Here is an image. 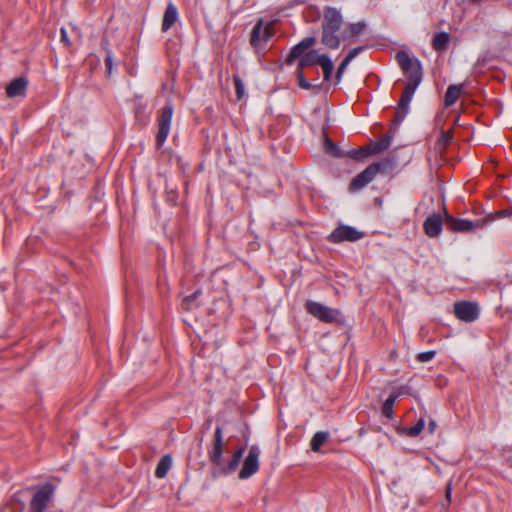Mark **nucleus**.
<instances>
[{
  "instance_id": "25",
  "label": "nucleus",
  "mask_w": 512,
  "mask_h": 512,
  "mask_svg": "<svg viewBox=\"0 0 512 512\" xmlns=\"http://www.w3.org/2000/svg\"><path fill=\"white\" fill-rule=\"evenodd\" d=\"M329 437L328 432L319 431L314 434L311 439L310 447L314 452L320 451L321 446L327 441Z\"/></svg>"
},
{
  "instance_id": "24",
  "label": "nucleus",
  "mask_w": 512,
  "mask_h": 512,
  "mask_svg": "<svg viewBox=\"0 0 512 512\" xmlns=\"http://www.w3.org/2000/svg\"><path fill=\"white\" fill-rule=\"evenodd\" d=\"M202 294L200 289L196 290L192 294L186 296L182 300V308L186 311L193 310L199 306L197 303L198 297Z\"/></svg>"
},
{
  "instance_id": "5",
  "label": "nucleus",
  "mask_w": 512,
  "mask_h": 512,
  "mask_svg": "<svg viewBox=\"0 0 512 512\" xmlns=\"http://www.w3.org/2000/svg\"><path fill=\"white\" fill-rule=\"evenodd\" d=\"M445 218L447 228L456 232H471L476 229L483 228L484 225L487 223L486 219H478L475 221H471L468 219L455 218L449 215L446 211Z\"/></svg>"
},
{
  "instance_id": "40",
  "label": "nucleus",
  "mask_w": 512,
  "mask_h": 512,
  "mask_svg": "<svg viewBox=\"0 0 512 512\" xmlns=\"http://www.w3.org/2000/svg\"><path fill=\"white\" fill-rule=\"evenodd\" d=\"M451 492H452V488H451V484L449 483L446 487V492H445V495H446V498L448 501H450Z\"/></svg>"
},
{
  "instance_id": "2",
  "label": "nucleus",
  "mask_w": 512,
  "mask_h": 512,
  "mask_svg": "<svg viewBox=\"0 0 512 512\" xmlns=\"http://www.w3.org/2000/svg\"><path fill=\"white\" fill-rule=\"evenodd\" d=\"M307 313L324 323H341L343 316L339 309L330 308L322 303L308 300L305 303Z\"/></svg>"
},
{
  "instance_id": "16",
  "label": "nucleus",
  "mask_w": 512,
  "mask_h": 512,
  "mask_svg": "<svg viewBox=\"0 0 512 512\" xmlns=\"http://www.w3.org/2000/svg\"><path fill=\"white\" fill-rule=\"evenodd\" d=\"M465 89L464 84H451L448 86L445 97H444V105L445 107L452 106L459 99L460 95L463 93Z\"/></svg>"
},
{
  "instance_id": "3",
  "label": "nucleus",
  "mask_w": 512,
  "mask_h": 512,
  "mask_svg": "<svg viewBox=\"0 0 512 512\" xmlns=\"http://www.w3.org/2000/svg\"><path fill=\"white\" fill-rule=\"evenodd\" d=\"M387 164V161L374 162L370 164L367 168H365L362 172H360L352 179V181L349 184V191L356 192L364 188L376 177V175L380 171H382L385 168Z\"/></svg>"
},
{
  "instance_id": "12",
  "label": "nucleus",
  "mask_w": 512,
  "mask_h": 512,
  "mask_svg": "<svg viewBox=\"0 0 512 512\" xmlns=\"http://www.w3.org/2000/svg\"><path fill=\"white\" fill-rule=\"evenodd\" d=\"M316 42L314 37H305L298 44L293 46L286 58V63L291 65L296 59H300L306 51Z\"/></svg>"
},
{
  "instance_id": "39",
  "label": "nucleus",
  "mask_w": 512,
  "mask_h": 512,
  "mask_svg": "<svg viewBox=\"0 0 512 512\" xmlns=\"http://www.w3.org/2000/svg\"><path fill=\"white\" fill-rule=\"evenodd\" d=\"M436 429V422L434 420H431L429 423H428V430L430 433H433Z\"/></svg>"
},
{
  "instance_id": "36",
  "label": "nucleus",
  "mask_w": 512,
  "mask_h": 512,
  "mask_svg": "<svg viewBox=\"0 0 512 512\" xmlns=\"http://www.w3.org/2000/svg\"><path fill=\"white\" fill-rule=\"evenodd\" d=\"M365 49L364 46H358L349 51V53L345 56L346 59H348L350 62L358 56L360 52H362Z\"/></svg>"
},
{
  "instance_id": "38",
  "label": "nucleus",
  "mask_w": 512,
  "mask_h": 512,
  "mask_svg": "<svg viewBox=\"0 0 512 512\" xmlns=\"http://www.w3.org/2000/svg\"><path fill=\"white\" fill-rule=\"evenodd\" d=\"M440 140L443 143V146H447L452 141V134L449 131H442Z\"/></svg>"
},
{
  "instance_id": "9",
  "label": "nucleus",
  "mask_w": 512,
  "mask_h": 512,
  "mask_svg": "<svg viewBox=\"0 0 512 512\" xmlns=\"http://www.w3.org/2000/svg\"><path fill=\"white\" fill-rule=\"evenodd\" d=\"M479 306L470 301H459L454 304L455 316L464 322H473L479 317Z\"/></svg>"
},
{
  "instance_id": "17",
  "label": "nucleus",
  "mask_w": 512,
  "mask_h": 512,
  "mask_svg": "<svg viewBox=\"0 0 512 512\" xmlns=\"http://www.w3.org/2000/svg\"><path fill=\"white\" fill-rule=\"evenodd\" d=\"M321 42L329 49H338L341 41L336 31L322 29Z\"/></svg>"
},
{
  "instance_id": "10",
  "label": "nucleus",
  "mask_w": 512,
  "mask_h": 512,
  "mask_svg": "<svg viewBox=\"0 0 512 512\" xmlns=\"http://www.w3.org/2000/svg\"><path fill=\"white\" fill-rule=\"evenodd\" d=\"M343 18L338 9L327 6L324 9L322 29H328L338 32L342 26Z\"/></svg>"
},
{
  "instance_id": "27",
  "label": "nucleus",
  "mask_w": 512,
  "mask_h": 512,
  "mask_svg": "<svg viewBox=\"0 0 512 512\" xmlns=\"http://www.w3.org/2000/svg\"><path fill=\"white\" fill-rule=\"evenodd\" d=\"M396 399H397V395L391 394L382 405V409H381L382 414L388 419L393 418V408H394Z\"/></svg>"
},
{
  "instance_id": "22",
  "label": "nucleus",
  "mask_w": 512,
  "mask_h": 512,
  "mask_svg": "<svg viewBox=\"0 0 512 512\" xmlns=\"http://www.w3.org/2000/svg\"><path fill=\"white\" fill-rule=\"evenodd\" d=\"M324 151L336 158L346 157V151L341 150L328 136L324 139Z\"/></svg>"
},
{
  "instance_id": "29",
  "label": "nucleus",
  "mask_w": 512,
  "mask_h": 512,
  "mask_svg": "<svg viewBox=\"0 0 512 512\" xmlns=\"http://www.w3.org/2000/svg\"><path fill=\"white\" fill-rule=\"evenodd\" d=\"M368 156L369 155H368L367 148H356V149H351L349 151H346V157L351 158L356 161L364 160Z\"/></svg>"
},
{
  "instance_id": "7",
  "label": "nucleus",
  "mask_w": 512,
  "mask_h": 512,
  "mask_svg": "<svg viewBox=\"0 0 512 512\" xmlns=\"http://www.w3.org/2000/svg\"><path fill=\"white\" fill-rule=\"evenodd\" d=\"M272 37V28L270 24L263 25V20L260 19L252 28L250 34V44L255 49H261Z\"/></svg>"
},
{
  "instance_id": "34",
  "label": "nucleus",
  "mask_w": 512,
  "mask_h": 512,
  "mask_svg": "<svg viewBox=\"0 0 512 512\" xmlns=\"http://www.w3.org/2000/svg\"><path fill=\"white\" fill-rule=\"evenodd\" d=\"M435 354L436 352L434 350L421 352L417 355V360L419 362H429L434 358Z\"/></svg>"
},
{
  "instance_id": "32",
  "label": "nucleus",
  "mask_w": 512,
  "mask_h": 512,
  "mask_svg": "<svg viewBox=\"0 0 512 512\" xmlns=\"http://www.w3.org/2000/svg\"><path fill=\"white\" fill-rule=\"evenodd\" d=\"M366 28L365 22H357L349 25V33L351 37H358Z\"/></svg>"
},
{
  "instance_id": "35",
  "label": "nucleus",
  "mask_w": 512,
  "mask_h": 512,
  "mask_svg": "<svg viewBox=\"0 0 512 512\" xmlns=\"http://www.w3.org/2000/svg\"><path fill=\"white\" fill-rule=\"evenodd\" d=\"M349 64H350V61L348 59L344 58L342 60V62L340 63V65L338 66L337 72H336V78H337L338 82L341 80L342 75Z\"/></svg>"
},
{
  "instance_id": "11",
  "label": "nucleus",
  "mask_w": 512,
  "mask_h": 512,
  "mask_svg": "<svg viewBox=\"0 0 512 512\" xmlns=\"http://www.w3.org/2000/svg\"><path fill=\"white\" fill-rule=\"evenodd\" d=\"M223 454V430L217 426L214 433L212 449L208 451L209 460L214 465L220 466Z\"/></svg>"
},
{
  "instance_id": "23",
  "label": "nucleus",
  "mask_w": 512,
  "mask_h": 512,
  "mask_svg": "<svg viewBox=\"0 0 512 512\" xmlns=\"http://www.w3.org/2000/svg\"><path fill=\"white\" fill-rule=\"evenodd\" d=\"M172 465V458L170 455H164L158 462L155 476L157 478H164Z\"/></svg>"
},
{
  "instance_id": "31",
  "label": "nucleus",
  "mask_w": 512,
  "mask_h": 512,
  "mask_svg": "<svg viewBox=\"0 0 512 512\" xmlns=\"http://www.w3.org/2000/svg\"><path fill=\"white\" fill-rule=\"evenodd\" d=\"M424 427L425 420L420 418L414 426L405 429V433L410 437H417L423 431Z\"/></svg>"
},
{
  "instance_id": "28",
  "label": "nucleus",
  "mask_w": 512,
  "mask_h": 512,
  "mask_svg": "<svg viewBox=\"0 0 512 512\" xmlns=\"http://www.w3.org/2000/svg\"><path fill=\"white\" fill-rule=\"evenodd\" d=\"M304 69H300L299 66H297L296 76H297V82L300 88L304 90L309 89H316L317 91L320 89L318 85H312L308 80H306L304 76Z\"/></svg>"
},
{
  "instance_id": "21",
  "label": "nucleus",
  "mask_w": 512,
  "mask_h": 512,
  "mask_svg": "<svg viewBox=\"0 0 512 512\" xmlns=\"http://www.w3.org/2000/svg\"><path fill=\"white\" fill-rule=\"evenodd\" d=\"M244 451H245V447H239L232 455L230 461L228 462V464L226 466H223L221 469H222V472L224 474H231L232 472H234L236 470V468L238 467L242 457H243V454H244Z\"/></svg>"
},
{
  "instance_id": "4",
  "label": "nucleus",
  "mask_w": 512,
  "mask_h": 512,
  "mask_svg": "<svg viewBox=\"0 0 512 512\" xmlns=\"http://www.w3.org/2000/svg\"><path fill=\"white\" fill-rule=\"evenodd\" d=\"M173 111L174 108L171 101L166 102L160 110L158 117V133L156 135V146L158 149L163 146L169 135Z\"/></svg>"
},
{
  "instance_id": "42",
  "label": "nucleus",
  "mask_w": 512,
  "mask_h": 512,
  "mask_svg": "<svg viewBox=\"0 0 512 512\" xmlns=\"http://www.w3.org/2000/svg\"><path fill=\"white\" fill-rule=\"evenodd\" d=\"M473 3H480L482 0H471Z\"/></svg>"
},
{
  "instance_id": "41",
  "label": "nucleus",
  "mask_w": 512,
  "mask_h": 512,
  "mask_svg": "<svg viewBox=\"0 0 512 512\" xmlns=\"http://www.w3.org/2000/svg\"><path fill=\"white\" fill-rule=\"evenodd\" d=\"M499 214L502 215V216H511L512 215V210L505 209V210L501 211Z\"/></svg>"
},
{
  "instance_id": "15",
  "label": "nucleus",
  "mask_w": 512,
  "mask_h": 512,
  "mask_svg": "<svg viewBox=\"0 0 512 512\" xmlns=\"http://www.w3.org/2000/svg\"><path fill=\"white\" fill-rule=\"evenodd\" d=\"M177 20L178 10L172 2H169L163 15L161 30L167 32Z\"/></svg>"
},
{
  "instance_id": "14",
  "label": "nucleus",
  "mask_w": 512,
  "mask_h": 512,
  "mask_svg": "<svg viewBox=\"0 0 512 512\" xmlns=\"http://www.w3.org/2000/svg\"><path fill=\"white\" fill-rule=\"evenodd\" d=\"M28 81L24 77H18L12 80L6 87V94L10 98L24 96L27 89Z\"/></svg>"
},
{
  "instance_id": "1",
  "label": "nucleus",
  "mask_w": 512,
  "mask_h": 512,
  "mask_svg": "<svg viewBox=\"0 0 512 512\" xmlns=\"http://www.w3.org/2000/svg\"><path fill=\"white\" fill-rule=\"evenodd\" d=\"M395 58L407 78L393 121L394 124H399L409 112V104L422 81L423 72L420 61L416 58H411L407 52L398 51Z\"/></svg>"
},
{
  "instance_id": "20",
  "label": "nucleus",
  "mask_w": 512,
  "mask_h": 512,
  "mask_svg": "<svg viewBox=\"0 0 512 512\" xmlns=\"http://www.w3.org/2000/svg\"><path fill=\"white\" fill-rule=\"evenodd\" d=\"M321 56L316 50H310L299 59L298 66L300 69H304L309 66L318 65Z\"/></svg>"
},
{
  "instance_id": "13",
  "label": "nucleus",
  "mask_w": 512,
  "mask_h": 512,
  "mask_svg": "<svg viewBox=\"0 0 512 512\" xmlns=\"http://www.w3.org/2000/svg\"><path fill=\"white\" fill-rule=\"evenodd\" d=\"M442 218L439 214H432L426 218L423 223V229L428 237L434 238L442 232Z\"/></svg>"
},
{
  "instance_id": "18",
  "label": "nucleus",
  "mask_w": 512,
  "mask_h": 512,
  "mask_svg": "<svg viewBox=\"0 0 512 512\" xmlns=\"http://www.w3.org/2000/svg\"><path fill=\"white\" fill-rule=\"evenodd\" d=\"M449 42L450 34L442 31L433 36L431 45L436 52L442 53L447 50Z\"/></svg>"
},
{
  "instance_id": "6",
  "label": "nucleus",
  "mask_w": 512,
  "mask_h": 512,
  "mask_svg": "<svg viewBox=\"0 0 512 512\" xmlns=\"http://www.w3.org/2000/svg\"><path fill=\"white\" fill-rule=\"evenodd\" d=\"M365 236L364 232L358 231L352 226L339 225L327 237L331 243H342L344 241L356 242Z\"/></svg>"
},
{
  "instance_id": "37",
  "label": "nucleus",
  "mask_w": 512,
  "mask_h": 512,
  "mask_svg": "<svg viewBox=\"0 0 512 512\" xmlns=\"http://www.w3.org/2000/svg\"><path fill=\"white\" fill-rule=\"evenodd\" d=\"M60 40H61V42L63 43L64 46H66L68 48L71 47L72 43H71V41H70V39L68 37L67 31H66V29L64 27H62L60 29Z\"/></svg>"
},
{
  "instance_id": "33",
  "label": "nucleus",
  "mask_w": 512,
  "mask_h": 512,
  "mask_svg": "<svg viewBox=\"0 0 512 512\" xmlns=\"http://www.w3.org/2000/svg\"><path fill=\"white\" fill-rule=\"evenodd\" d=\"M106 56L104 59L107 73L110 75L113 69V53L110 49H106Z\"/></svg>"
},
{
  "instance_id": "26",
  "label": "nucleus",
  "mask_w": 512,
  "mask_h": 512,
  "mask_svg": "<svg viewBox=\"0 0 512 512\" xmlns=\"http://www.w3.org/2000/svg\"><path fill=\"white\" fill-rule=\"evenodd\" d=\"M318 65H320L323 70L324 79L329 80L334 69V65L331 59L327 55L322 54Z\"/></svg>"
},
{
  "instance_id": "19",
  "label": "nucleus",
  "mask_w": 512,
  "mask_h": 512,
  "mask_svg": "<svg viewBox=\"0 0 512 512\" xmlns=\"http://www.w3.org/2000/svg\"><path fill=\"white\" fill-rule=\"evenodd\" d=\"M392 136L385 135L381 139L371 142L366 148L368 150V155L378 154L386 149H388L391 145Z\"/></svg>"
},
{
  "instance_id": "30",
  "label": "nucleus",
  "mask_w": 512,
  "mask_h": 512,
  "mask_svg": "<svg viewBox=\"0 0 512 512\" xmlns=\"http://www.w3.org/2000/svg\"><path fill=\"white\" fill-rule=\"evenodd\" d=\"M233 83L235 87V93L237 100H241L245 95V85L241 77L237 74L233 75Z\"/></svg>"
},
{
  "instance_id": "8",
  "label": "nucleus",
  "mask_w": 512,
  "mask_h": 512,
  "mask_svg": "<svg viewBox=\"0 0 512 512\" xmlns=\"http://www.w3.org/2000/svg\"><path fill=\"white\" fill-rule=\"evenodd\" d=\"M259 456V447L256 445L251 446L239 472L238 476L240 479H248L259 470Z\"/></svg>"
}]
</instances>
